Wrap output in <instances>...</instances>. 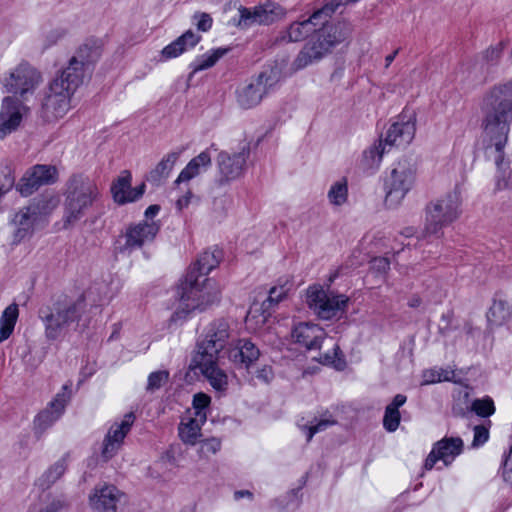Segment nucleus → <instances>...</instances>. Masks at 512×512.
<instances>
[{
  "label": "nucleus",
  "instance_id": "nucleus-36",
  "mask_svg": "<svg viewBox=\"0 0 512 512\" xmlns=\"http://www.w3.org/2000/svg\"><path fill=\"white\" fill-rule=\"evenodd\" d=\"M405 395L397 394L393 401L386 407L383 418V426L389 432H394L400 424L399 408L405 404Z\"/></svg>",
  "mask_w": 512,
  "mask_h": 512
},
{
  "label": "nucleus",
  "instance_id": "nucleus-7",
  "mask_svg": "<svg viewBox=\"0 0 512 512\" xmlns=\"http://www.w3.org/2000/svg\"><path fill=\"white\" fill-rule=\"evenodd\" d=\"M85 308L84 300L58 302L52 308L40 311L45 326V335L49 340H56L72 324L77 322Z\"/></svg>",
  "mask_w": 512,
  "mask_h": 512
},
{
  "label": "nucleus",
  "instance_id": "nucleus-45",
  "mask_svg": "<svg viewBox=\"0 0 512 512\" xmlns=\"http://www.w3.org/2000/svg\"><path fill=\"white\" fill-rule=\"evenodd\" d=\"M454 377V372L450 369L432 368L425 370L422 375L421 385L433 384L441 381H450Z\"/></svg>",
  "mask_w": 512,
  "mask_h": 512
},
{
  "label": "nucleus",
  "instance_id": "nucleus-42",
  "mask_svg": "<svg viewBox=\"0 0 512 512\" xmlns=\"http://www.w3.org/2000/svg\"><path fill=\"white\" fill-rule=\"evenodd\" d=\"M318 361L324 365L333 366L337 370H343L346 366V362L340 353L339 346L336 343H332L331 350L321 353Z\"/></svg>",
  "mask_w": 512,
  "mask_h": 512
},
{
  "label": "nucleus",
  "instance_id": "nucleus-15",
  "mask_svg": "<svg viewBox=\"0 0 512 512\" xmlns=\"http://www.w3.org/2000/svg\"><path fill=\"white\" fill-rule=\"evenodd\" d=\"M100 49L96 45L84 44L78 48L70 59L68 66L61 73L78 79L83 84L84 79L90 75L92 65L99 59Z\"/></svg>",
  "mask_w": 512,
  "mask_h": 512
},
{
  "label": "nucleus",
  "instance_id": "nucleus-50",
  "mask_svg": "<svg viewBox=\"0 0 512 512\" xmlns=\"http://www.w3.org/2000/svg\"><path fill=\"white\" fill-rule=\"evenodd\" d=\"M193 19L197 29L200 31L206 32L212 26V17L207 13L197 12L193 15Z\"/></svg>",
  "mask_w": 512,
  "mask_h": 512
},
{
  "label": "nucleus",
  "instance_id": "nucleus-35",
  "mask_svg": "<svg viewBox=\"0 0 512 512\" xmlns=\"http://www.w3.org/2000/svg\"><path fill=\"white\" fill-rule=\"evenodd\" d=\"M179 152H169L167 153L160 162L152 169L148 176L147 180L153 183H158L161 180L167 178L172 171L175 163L179 159Z\"/></svg>",
  "mask_w": 512,
  "mask_h": 512
},
{
  "label": "nucleus",
  "instance_id": "nucleus-32",
  "mask_svg": "<svg viewBox=\"0 0 512 512\" xmlns=\"http://www.w3.org/2000/svg\"><path fill=\"white\" fill-rule=\"evenodd\" d=\"M511 316V307L503 299H494L486 314L488 325L491 327L504 325L510 320Z\"/></svg>",
  "mask_w": 512,
  "mask_h": 512
},
{
  "label": "nucleus",
  "instance_id": "nucleus-64",
  "mask_svg": "<svg viewBox=\"0 0 512 512\" xmlns=\"http://www.w3.org/2000/svg\"><path fill=\"white\" fill-rule=\"evenodd\" d=\"M339 273H342V270H341V271H337V272H335V273L330 277L329 281H330V282H332V281H333V280L338 276V274H339Z\"/></svg>",
  "mask_w": 512,
  "mask_h": 512
},
{
  "label": "nucleus",
  "instance_id": "nucleus-25",
  "mask_svg": "<svg viewBox=\"0 0 512 512\" xmlns=\"http://www.w3.org/2000/svg\"><path fill=\"white\" fill-rule=\"evenodd\" d=\"M260 357V350L248 339L238 340L229 349V359L235 366L248 369Z\"/></svg>",
  "mask_w": 512,
  "mask_h": 512
},
{
  "label": "nucleus",
  "instance_id": "nucleus-21",
  "mask_svg": "<svg viewBox=\"0 0 512 512\" xmlns=\"http://www.w3.org/2000/svg\"><path fill=\"white\" fill-rule=\"evenodd\" d=\"M125 493L112 484L95 486L89 494V506L94 512H118V504Z\"/></svg>",
  "mask_w": 512,
  "mask_h": 512
},
{
  "label": "nucleus",
  "instance_id": "nucleus-6",
  "mask_svg": "<svg viewBox=\"0 0 512 512\" xmlns=\"http://www.w3.org/2000/svg\"><path fill=\"white\" fill-rule=\"evenodd\" d=\"M42 82L41 72L28 62L19 63L0 77L3 92L22 101L32 97Z\"/></svg>",
  "mask_w": 512,
  "mask_h": 512
},
{
  "label": "nucleus",
  "instance_id": "nucleus-54",
  "mask_svg": "<svg viewBox=\"0 0 512 512\" xmlns=\"http://www.w3.org/2000/svg\"><path fill=\"white\" fill-rule=\"evenodd\" d=\"M374 269L381 272H386L389 269L390 263L386 258H375L372 262Z\"/></svg>",
  "mask_w": 512,
  "mask_h": 512
},
{
  "label": "nucleus",
  "instance_id": "nucleus-60",
  "mask_svg": "<svg viewBox=\"0 0 512 512\" xmlns=\"http://www.w3.org/2000/svg\"><path fill=\"white\" fill-rule=\"evenodd\" d=\"M479 440H480V425H476V426H474L473 446H477Z\"/></svg>",
  "mask_w": 512,
  "mask_h": 512
},
{
  "label": "nucleus",
  "instance_id": "nucleus-27",
  "mask_svg": "<svg viewBox=\"0 0 512 512\" xmlns=\"http://www.w3.org/2000/svg\"><path fill=\"white\" fill-rule=\"evenodd\" d=\"M36 219L37 211L34 207L23 208L14 216L13 224L16 227L14 233L15 242H20L31 235Z\"/></svg>",
  "mask_w": 512,
  "mask_h": 512
},
{
  "label": "nucleus",
  "instance_id": "nucleus-40",
  "mask_svg": "<svg viewBox=\"0 0 512 512\" xmlns=\"http://www.w3.org/2000/svg\"><path fill=\"white\" fill-rule=\"evenodd\" d=\"M227 52V48H217L198 57L191 64L192 74H196L200 71L213 67L220 58L227 54Z\"/></svg>",
  "mask_w": 512,
  "mask_h": 512
},
{
  "label": "nucleus",
  "instance_id": "nucleus-55",
  "mask_svg": "<svg viewBox=\"0 0 512 512\" xmlns=\"http://www.w3.org/2000/svg\"><path fill=\"white\" fill-rule=\"evenodd\" d=\"M63 507V502L60 500H53L44 509L39 512H58Z\"/></svg>",
  "mask_w": 512,
  "mask_h": 512
},
{
  "label": "nucleus",
  "instance_id": "nucleus-17",
  "mask_svg": "<svg viewBox=\"0 0 512 512\" xmlns=\"http://www.w3.org/2000/svg\"><path fill=\"white\" fill-rule=\"evenodd\" d=\"M416 133V116L414 113H403L399 115L396 122H394L387 130L385 145L389 147L405 148L414 139Z\"/></svg>",
  "mask_w": 512,
  "mask_h": 512
},
{
  "label": "nucleus",
  "instance_id": "nucleus-47",
  "mask_svg": "<svg viewBox=\"0 0 512 512\" xmlns=\"http://www.w3.org/2000/svg\"><path fill=\"white\" fill-rule=\"evenodd\" d=\"M168 379H169V372L166 370L152 372L148 376V382H147L146 389L150 392L158 390L165 383H167Z\"/></svg>",
  "mask_w": 512,
  "mask_h": 512
},
{
  "label": "nucleus",
  "instance_id": "nucleus-18",
  "mask_svg": "<svg viewBox=\"0 0 512 512\" xmlns=\"http://www.w3.org/2000/svg\"><path fill=\"white\" fill-rule=\"evenodd\" d=\"M28 107L13 96H5L0 107V139L14 132L21 124Z\"/></svg>",
  "mask_w": 512,
  "mask_h": 512
},
{
  "label": "nucleus",
  "instance_id": "nucleus-48",
  "mask_svg": "<svg viewBox=\"0 0 512 512\" xmlns=\"http://www.w3.org/2000/svg\"><path fill=\"white\" fill-rule=\"evenodd\" d=\"M211 398L205 393H197L193 397V409L194 416L198 417V415H204L205 420H207V409L210 405Z\"/></svg>",
  "mask_w": 512,
  "mask_h": 512
},
{
  "label": "nucleus",
  "instance_id": "nucleus-20",
  "mask_svg": "<svg viewBox=\"0 0 512 512\" xmlns=\"http://www.w3.org/2000/svg\"><path fill=\"white\" fill-rule=\"evenodd\" d=\"M57 179L58 171L55 166L38 164L25 173L17 189L21 195L29 196L40 186L53 184Z\"/></svg>",
  "mask_w": 512,
  "mask_h": 512
},
{
  "label": "nucleus",
  "instance_id": "nucleus-53",
  "mask_svg": "<svg viewBox=\"0 0 512 512\" xmlns=\"http://www.w3.org/2000/svg\"><path fill=\"white\" fill-rule=\"evenodd\" d=\"M495 406L492 398L486 396L482 398V418H486L494 414Z\"/></svg>",
  "mask_w": 512,
  "mask_h": 512
},
{
  "label": "nucleus",
  "instance_id": "nucleus-63",
  "mask_svg": "<svg viewBox=\"0 0 512 512\" xmlns=\"http://www.w3.org/2000/svg\"><path fill=\"white\" fill-rule=\"evenodd\" d=\"M459 395L460 396H463L465 399H467L469 397V389L467 387L463 388L460 392H459Z\"/></svg>",
  "mask_w": 512,
  "mask_h": 512
},
{
  "label": "nucleus",
  "instance_id": "nucleus-19",
  "mask_svg": "<svg viewBox=\"0 0 512 512\" xmlns=\"http://www.w3.org/2000/svg\"><path fill=\"white\" fill-rule=\"evenodd\" d=\"M134 421L135 416L130 412L124 415L120 422H115L111 425L103 440L101 450V458L103 461L107 462L118 453Z\"/></svg>",
  "mask_w": 512,
  "mask_h": 512
},
{
  "label": "nucleus",
  "instance_id": "nucleus-12",
  "mask_svg": "<svg viewBox=\"0 0 512 512\" xmlns=\"http://www.w3.org/2000/svg\"><path fill=\"white\" fill-rule=\"evenodd\" d=\"M460 198L454 191L431 202L426 208L425 231L428 234H438L441 229L453 221L459 214Z\"/></svg>",
  "mask_w": 512,
  "mask_h": 512
},
{
  "label": "nucleus",
  "instance_id": "nucleus-28",
  "mask_svg": "<svg viewBox=\"0 0 512 512\" xmlns=\"http://www.w3.org/2000/svg\"><path fill=\"white\" fill-rule=\"evenodd\" d=\"M211 165V156L207 150L201 152L196 157L192 158L188 164L182 169L174 184L179 185L183 182H188L196 176L200 175Z\"/></svg>",
  "mask_w": 512,
  "mask_h": 512
},
{
  "label": "nucleus",
  "instance_id": "nucleus-49",
  "mask_svg": "<svg viewBox=\"0 0 512 512\" xmlns=\"http://www.w3.org/2000/svg\"><path fill=\"white\" fill-rule=\"evenodd\" d=\"M221 448L220 440L216 438H210L200 443L199 454L201 457H209L210 455L216 454Z\"/></svg>",
  "mask_w": 512,
  "mask_h": 512
},
{
  "label": "nucleus",
  "instance_id": "nucleus-58",
  "mask_svg": "<svg viewBox=\"0 0 512 512\" xmlns=\"http://www.w3.org/2000/svg\"><path fill=\"white\" fill-rule=\"evenodd\" d=\"M470 410L473 411L476 415H480V399H475L472 402Z\"/></svg>",
  "mask_w": 512,
  "mask_h": 512
},
{
  "label": "nucleus",
  "instance_id": "nucleus-43",
  "mask_svg": "<svg viewBox=\"0 0 512 512\" xmlns=\"http://www.w3.org/2000/svg\"><path fill=\"white\" fill-rule=\"evenodd\" d=\"M67 468V459L63 457L50 466L41 477L42 485L49 487L55 483L65 473Z\"/></svg>",
  "mask_w": 512,
  "mask_h": 512
},
{
  "label": "nucleus",
  "instance_id": "nucleus-9",
  "mask_svg": "<svg viewBox=\"0 0 512 512\" xmlns=\"http://www.w3.org/2000/svg\"><path fill=\"white\" fill-rule=\"evenodd\" d=\"M287 9L280 3L266 0L253 7L239 6L238 18L233 19V24L242 30L253 26H270L284 20Z\"/></svg>",
  "mask_w": 512,
  "mask_h": 512
},
{
  "label": "nucleus",
  "instance_id": "nucleus-3",
  "mask_svg": "<svg viewBox=\"0 0 512 512\" xmlns=\"http://www.w3.org/2000/svg\"><path fill=\"white\" fill-rule=\"evenodd\" d=\"M181 305L187 312L203 311L219 302L221 288L218 283L203 275H196L195 269L188 270L179 285Z\"/></svg>",
  "mask_w": 512,
  "mask_h": 512
},
{
  "label": "nucleus",
  "instance_id": "nucleus-29",
  "mask_svg": "<svg viewBox=\"0 0 512 512\" xmlns=\"http://www.w3.org/2000/svg\"><path fill=\"white\" fill-rule=\"evenodd\" d=\"M200 39L201 37L199 35L194 33L192 30H188L175 41L163 48L161 52L162 57L165 59L176 58L185 51L193 48Z\"/></svg>",
  "mask_w": 512,
  "mask_h": 512
},
{
  "label": "nucleus",
  "instance_id": "nucleus-33",
  "mask_svg": "<svg viewBox=\"0 0 512 512\" xmlns=\"http://www.w3.org/2000/svg\"><path fill=\"white\" fill-rule=\"evenodd\" d=\"M221 259L222 252L218 249L204 251L189 270L195 269L196 275L207 277V275L219 265Z\"/></svg>",
  "mask_w": 512,
  "mask_h": 512
},
{
  "label": "nucleus",
  "instance_id": "nucleus-61",
  "mask_svg": "<svg viewBox=\"0 0 512 512\" xmlns=\"http://www.w3.org/2000/svg\"><path fill=\"white\" fill-rule=\"evenodd\" d=\"M489 439V430L486 424L482 423V444L488 441Z\"/></svg>",
  "mask_w": 512,
  "mask_h": 512
},
{
  "label": "nucleus",
  "instance_id": "nucleus-57",
  "mask_svg": "<svg viewBox=\"0 0 512 512\" xmlns=\"http://www.w3.org/2000/svg\"><path fill=\"white\" fill-rule=\"evenodd\" d=\"M243 497H247V498L251 499L252 498V493L250 491H248V490H240V491H236L234 493V498L236 500H239V499H241Z\"/></svg>",
  "mask_w": 512,
  "mask_h": 512
},
{
  "label": "nucleus",
  "instance_id": "nucleus-23",
  "mask_svg": "<svg viewBox=\"0 0 512 512\" xmlns=\"http://www.w3.org/2000/svg\"><path fill=\"white\" fill-rule=\"evenodd\" d=\"M292 340L307 350L319 349L326 339V332L318 324L300 322L291 332Z\"/></svg>",
  "mask_w": 512,
  "mask_h": 512
},
{
  "label": "nucleus",
  "instance_id": "nucleus-46",
  "mask_svg": "<svg viewBox=\"0 0 512 512\" xmlns=\"http://www.w3.org/2000/svg\"><path fill=\"white\" fill-rule=\"evenodd\" d=\"M206 378L209 380L211 386L218 390L224 391L228 386V376L226 373L219 369L218 367L211 369L207 373L204 374Z\"/></svg>",
  "mask_w": 512,
  "mask_h": 512
},
{
  "label": "nucleus",
  "instance_id": "nucleus-2",
  "mask_svg": "<svg viewBox=\"0 0 512 512\" xmlns=\"http://www.w3.org/2000/svg\"><path fill=\"white\" fill-rule=\"evenodd\" d=\"M351 32L352 27L348 22H338L324 26L316 37L305 44L298 53L291 64L292 71L302 70L321 60L333 47L347 41Z\"/></svg>",
  "mask_w": 512,
  "mask_h": 512
},
{
  "label": "nucleus",
  "instance_id": "nucleus-39",
  "mask_svg": "<svg viewBox=\"0 0 512 512\" xmlns=\"http://www.w3.org/2000/svg\"><path fill=\"white\" fill-rule=\"evenodd\" d=\"M386 147L387 145L380 139L366 149L363 153V166L366 169H377L381 164L383 155L386 153Z\"/></svg>",
  "mask_w": 512,
  "mask_h": 512
},
{
  "label": "nucleus",
  "instance_id": "nucleus-51",
  "mask_svg": "<svg viewBox=\"0 0 512 512\" xmlns=\"http://www.w3.org/2000/svg\"><path fill=\"white\" fill-rule=\"evenodd\" d=\"M504 47H505V43L502 41L489 47L485 52V59L488 62L497 61L500 58Z\"/></svg>",
  "mask_w": 512,
  "mask_h": 512
},
{
  "label": "nucleus",
  "instance_id": "nucleus-31",
  "mask_svg": "<svg viewBox=\"0 0 512 512\" xmlns=\"http://www.w3.org/2000/svg\"><path fill=\"white\" fill-rule=\"evenodd\" d=\"M221 350L210 345L199 344L198 350L193 357L194 368H198L204 375L208 371L217 367L218 354Z\"/></svg>",
  "mask_w": 512,
  "mask_h": 512
},
{
  "label": "nucleus",
  "instance_id": "nucleus-13",
  "mask_svg": "<svg viewBox=\"0 0 512 512\" xmlns=\"http://www.w3.org/2000/svg\"><path fill=\"white\" fill-rule=\"evenodd\" d=\"M334 12V7L325 5L315 11L308 19L291 23L286 29L282 30L276 37V43H291L304 40L312 33L318 24H324Z\"/></svg>",
  "mask_w": 512,
  "mask_h": 512
},
{
  "label": "nucleus",
  "instance_id": "nucleus-8",
  "mask_svg": "<svg viewBox=\"0 0 512 512\" xmlns=\"http://www.w3.org/2000/svg\"><path fill=\"white\" fill-rule=\"evenodd\" d=\"M307 305L322 320L341 318L347 311L349 297L325 290L319 285L307 289Z\"/></svg>",
  "mask_w": 512,
  "mask_h": 512
},
{
  "label": "nucleus",
  "instance_id": "nucleus-1",
  "mask_svg": "<svg viewBox=\"0 0 512 512\" xmlns=\"http://www.w3.org/2000/svg\"><path fill=\"white\" fill-rule=\"evenodd\" d=\"M99 197L100 189L94 180L82 174L71 176L66 184L63 227L74 226Z\"/></svg>",
  "mask_w": 512,
  "mask_h": 512
},
{
  "label": "nucleus",
  "instance_id": "nucleus-26",
  "mask_svg": "<svg viewBox=\"0 0 512 512\" xmlns=\"http://www.w3.org/2000/svg\"><path fill=\"white\" fill-rule=\"evenodd\" d=\"M71 397V389L69 385H64L62 391L57 393L55 398L50 402L49 406L39 413L37 422L39 426L46 428L54 423L63 414L64 409Z\"/></svg>",
  "mask_w": 512,
  "mask_h": 512
},
{
  "label": "nucleus",
  "instance_id": "nucleus-30",
  "mask_svg": "<svg viewBox=\"0 0 512 512\" xmlns=\"http://www.w3.org/2000/svg\"><path fill=\"white\" fill-rule=\"evenodd\" d=\"M229 338V324L223 319L213 321L207 328L205 339L201 342L222 350Z\"/></svg>",
  "mask_w": 512,
  "mask_h": 512
},
{
  "label": "nucleus",
  "instance_id": "nucleus-56",
  "mask_svg": "<svg viewBox=\"0 0 512 512\" xmlns=\"http://www.w3.org/2000/svg\"><path fill=\"white\" fill-rule=\"evenodd\" d=\"M160 210V207L158 205H150L146 210H145V216L146 218H152L154 217L155 215H157V213L159 212Z\"/></svg>",
  "mask_w": 512,
  "mask_h": 512
},
{
  "label": "nucleus",
  "instance_id": "nucleus-10",
  "mask_svg": "<svg viewBox=\"0 0 512 512\" xmlns=\"http://www.w3.org/2000/svg\"><path fill=\"white\" fill-rule=\"evenodd\" d=\"M488 101L495 110V125L497 128V135L495 137V164L500 167L504 161L503 149L507 143V129L506 119L507 115L512 111V87L504 85L503 87L495 88Z\"/></svg>",
  "mask_w": 512,
  "mask_h": 512
},
{
  "label": "nucleus",
  "instance_id": "nucleus-41",
  "mask_svg": "<svg viewBox=\"0 0 512 512\" xmlns=\"http://www.w3.org/2000/svg\"><path fill=\"white\" fill-rule=\"evenodd\" d=\"M329 202L334 206H341L348 199V183L346 178L334 182L328 191Z\"/></svg>",
  "mask_w": 512,
  "mask_h": 512
},
{
  "label": "nucleus",
  "instance_id": "nucleus-5",
  "mask_svg": "<svg viewBox=\"0 0 512 512\" xmlns=\"http://www.w3.org/2000/svg\"><path fill=\"white\" fill-rule=\"evenodd\" d=\"M417 162L412 157H404L395 162L384 178L385 205L388 208L399 206L412 190L417 178Z\"/></svg>",
  "mask_w": 512,
  "mask_h": 512
},
{
  "label": "nucleus",
  "instance_id": "nucleus-38",
  "mask_svg": "<svg viewBox=\"0 0 512 512\" xmlns=\"http://www.w3.org/2000/svg\"><path fill=\"white\" fill-rule=\"evenodd\" d=\"M336 423L337 421L326 411L320 418L315 417L309 424L301 425V429L306 433L307 441L309 442L315 434L327 430Z\"/></svg>",
  "mask_w": 512,
  "mask_h": 512
},
{
  "label": "nucleus",
  "instance_id": "nucleus-59",
  "mask_svg": "<svg viewBox=\"0 0 512 512\" xmlns=\"http://www.w3.org/2000/svg\"><path fill=\"white\" fill-rule=\"evenodd\" d=\"M398 52H399V50L396 49L394 52H392L391 54H389L385 57V63H386L385 66L386 67H389L391 65V63L394 61Z\"/></svg>",
  "mask_w": 512,
  "mask_h": 512
},
{
  "label": "nucleus",
  "instance_id": "nucleus-4",
  "mask_svg": "<svg viewBox=\"0 0 512 512\" xmlns=\"http://www.w3.org/2000/svg\"><path fill=\"white\" fill-rule=\"evenodd\" d=\"M82 84L75 77L63 73L57 75L48 85L41 102V117L46 122L63 118L71 109V100Z\"/></svg>",
  "mask_w": 512,
  "mask_h": 512
},
{
  "label": "nucleus",
  "instance_id": "nucleus-34",
  "mask_svg": "<svg viewBox=\"0 0 512 512\" xmlns=\"http://www.w3.org/2000/svg\"><path fill=\"white\" fill-rule=\"evenodd\" d=\"M206 422L204 415L190 417L179 427V436L186 444L194 445L201 435V426Z\"/></svg>",
  "mask_w": 512,
  "mask_h": 512
},
{
  "label": "nucleus",
  "instance_id": "nucleus-52",
  "mask_svg": "<svg viewBox=\"0 0 512 512\" xmlns=\"http://www.w3.org/2000/svg\"><path fill=\"white\" fill-rule=\"evenodd\" d=\"M198 202V198L192 193L191 190H187L182 196L176 201V208L179 211L187 208L190 204Z\"/></svg>",
  "mask_w": 512,
  "mask_h": 512
},
{
  "label": "nucleus",
  "instance_id": "nucleus-14",
  "mask_svg": "<svg viewBox=\"0 0 512 512\" xmlns=\"http://www.w3.org/2000/svg\"><path fill=\"white\" fill-rule=\"evenodd\" d=\"M249 155L250 148L248 144L241 146L238 151L219 152L216 162L220 184H226L240 178L244 173Z\"/></svg>",
  "mask_w": 512,
  "mask_h": 512
},
{
  "label": "nucleus",
  "instance_id": "nucleus-37",
  "mask_svg": "<svg viewBox=\"0 0 512 512\" xmlns=\"http://www.w3.org/2000/svg\"><path fill=\"white\" fill-rule=\"evenodd\" d=\"M18 316L17 304H10L4 309L0 317V343L7 340L13 333Z\"/></svg>",
  "mask_w": 512,
  "mask_h": 512
},
{
  "label": "nucleus",
  "instance_id": "nucleus-24",
  "mask_svg": "<svg viewBox=\"0 0 512 512\" xmlns=\"http://www.w3.org/2000/svg\"><path fill=\"white\" fill-rule=\"evenodd\" d=\"M132 175L130 171L124 170L111 185V193L114 201L123 205L135 202L140 199L145 192V184L142 183L138 187L132 188Z\"/></svg>",
  "mask_w": 512,
  "mask_h": 512
},
{
  "label": "nucleus",
  "instance_id": "nucleus-16",
  "mask_svg": "<svg viewBox=\"0 0 512 512\" xmlns=\"http://www.w3.org/2000/svg\"><path fill=\"white\" fill-rule=\"evenodd\" d=\"M160 225L155 221L143 220L131 224L124 233V244L120 247L122 253H130L135 249L151 243L158 234Z\"/></svg>",
  "mask_w": 512,
  "mask_h": 512
},
{
  "label": "nucleus",
  "instance_id": "nucleus-44",
  "mask_svg": "<svg viewBox=\"0 0 512 512\" xmlns=\"http://www.w3.org/2000/svg\"><path fill=\"white\" fill-rule=\"evenodd\" d=\"M292 281L288 277L280 278L275 286L269 290L268 302L278 304L292 289Z\"/></svg>",
  "mask_w": 512,
  "mask_h": 512
},
{
  "label": "nucleus",
  "instance_id": "nucleus-62",
  "mask_svg": "<svg viewBox=\"0 0 512 512\" xmlns=\"http://www.w3.org/2000/svg\"><path fill=\"white\" fill-rule=\"evenodd\" d=\"M254 313L255 312L253 310H250L247 314L246 323L248 326H251V322H252L253 318L255 317Z\"/></svg>",
  "mask_w": 512,
  "mask_h": 512
},
{
  "label": "nucleus",
  "instance_id": "nucleus-22",
  "mask_svg": "<svg viewBox=\"0 0 512 512\" xmlns=\"http://www.w3.org/2000/svg\"><path fill=\"white\" fill-rule=\"evenodd\" d=\"M462 447L463 441L458 437L438 441L425 460V469L431 470L437 461H443L448 466L461 453Z\"/></svg>",
  "mask_w": 512,
  "mask_h": 512
},
{
  "label": "nucleus",
  "instance_id": "nucleus-11",
  "mask_svg": "<svg viewBox=\"0 0 512 512\" xmlns=\"http://www.w3.org/2000/svg\"><path fill=\"white\" fill-rule=\"evenodd\" d=\"M276 84L272 73L261 72L240 83L235 90V102L240 109L249 110L261 104Z\"/></svg>",
  "mask_w": 512,
  "mask_h": 512
}]
</instances>
